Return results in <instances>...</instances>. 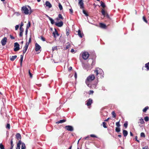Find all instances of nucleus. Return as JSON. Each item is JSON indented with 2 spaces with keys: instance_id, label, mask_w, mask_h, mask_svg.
I'll list each match as a JSON object with an SVG mask.
<instances>
[{
  "instance_id": "nucleus-58",
  "label": "nucleus",
  "mask_w": 149,
  "mask_h": 149,
  "mask_svg": "<svg viewBox=\"0 0 149 149\" xmlns=\"http://www.w3.org/2000/svg\"><path fill=\"white\" fill-rule=\"evenodd\" d=\"M89 138V136H87L85 137L84 138V139H88Z\"/></svg>"
},
{
  "instance_id": "nucleus-53",
  "label": "nucleus",
  "mask_w": 149,
  "mask_h": 149,
  "mask_svg": "<svg viewBox=\"0 0 149 149\" xmlns=\"http://www.w3.org/2000/svg\"><path fill=\"white\" fill-rule=\"evenodd\" d=\"M19 27V25H17L15 26V30H17L18 29Z\"/></svg>"
},
{
  "instance_id": "nucleus-37",
  "label": "nucleus",
  "mask_w": 149,
  "mask_h": 149,
  "mask_svg": "<svg viewBox=\"0 0 149 149\" xmlns=\"http://www.w3.org/2000/svg\"><path fill=\"white\" fill-rule=\"evenodd\" d=\"M128 126V122H126L124 124V126L125 128H126Z\"/></svg>"
},
{
  "instance_id": "nucleus-19",
  "label": "nucleus",
  "mask_w": 149,
  "mask_h": 149,
  "mask_svg": "<svg viewBox=\"0 0 149 149\" xmlns=\"http://www.w3.org/2000/svg\"><path fill=\"white\" fill-rule=\"evenodd\" d=\"M123 134L124 136L126 137L128 134V132L126 130H123Z\"/></svg>"
},
{
  "instance_id": "nucleus-2",
  "label": "nucleus",
  "mask_w": 149,
  "mask_h": 149,
  "mask_svg": "<svg viewBox=\"0 0 149 149\" xmlns=\"http://www.w3.org/2000/svg\"><path fill=\"white\" fill-rule=\"evenodd\" d=\"M78 4L80 6V8L82 10L83 12L86 16H88V15L86 11L84 10V3L83 0H78Z\"/></svg>"
},
{
  "instance_id": "nucleus-16",
  "label": "nucleus",
  "mask_w": 149,
  "mask_h": 149,
  "mask_svg": "<svg viewBox=\"0 0 149 149\" xmlns=\"http://www.w3.org/2000/svg\"><path fill=\"white\" fill-rule=\"evenodd\" d=\"M100 26L101 28H104V29H106L107 28V26L105 24H103L102 23H100Z\"/></svg>"
},
{
  "instance_id": "nucleus-9",
  "label": "nucleus",
  "mask_w": 149,
  "mask_h": 149,
  "mask_svg": "<svg viewBox=\"0 0 149 149\" xmlns=\"http://www.w3.org/2000/svg\"><path fill=\"white\" fill-rule=\"evenodd\" d=\"M7 42V38L6 37L3 38L2 39L1 42L3 46H4L6 44Z\"/></svg>"
},
{
  "instance_id": "nucleus-25",
  "label": "nucleus",
  "mask_w": 149,
  "mask_h": 149,
  "mask_svg": "<svg viewBox=\"0 0 149 149\" xmlns=\"http://www.w3.org/2000/svg\"><path fill=\"white\" fill-rule=\"evenodd\" d=\"M145 67L146 68L147 70H149V62L145 64Z\"/></svg>"
},
{
  "instance_id": "nucleus-50",
  "label": "nucleus",
  "mask_w": 149,
  "mask_h": 149,
  "mask_svg": "<svg viewBox=\"0 0 149 149\" xmlns=\"http://www.w3.org/2000/svg\"><path fill=\"white\" fill-rule=\"evenodd\" d=\"M69 10L70 11V13L71 14H72L73 13V11L72 8H71L70 9H69Z\"/></svg>"
},
{
  "instance_id": "nucleus-43",
  "label": "nucleus",
  "mask_w": 149,
  "mask_h": 149,
  "mask_svg": "<svg viewBox=\"0 0 149 149\" xmlns=\"http://www.w3.org/2000/svg\"><path fill=\"white\" fill-rule=\"evenodd\" d=\"M59 8L60 10H62L63 9L61 3H59Z\"/></svg>"
},
{
  "instance_id": "nucleus-45",
  "label": "nucleus",
  "mask_w": 149,
  "mask_h": 149,
  "mask_svg": "<svg viewBox=\"0 0 149 149\" xmlns=\"http://www.w3.org/2000/svg\"><path fill=\"white\" fill-rule=\"evenodd\" d=\"M71 47V45L70 44L68 43V44L67 45H66V49H68V48H70V47Z\"/></svg>"
},
{
  "instance_id": "nucleus-42",
  "label": "nucleus",
  "mask_w": 149,
  "mask_h": 149,
  "mask_svg": "<svg viewBox=\"0 0 149 149\" xmlns=\"http://www.w3.org/2000/svg\"><path fill=\"white\" fill-rule=\"evenodd\" d=\"M113 115V117L116 118V114L115 113V112L113 111L111 113Z\"/></svg>"
},
{
  "instance_id": "nucleus-51",
  "label": "nucleus",
  "mask_w": 149,
  "mask_h": 149,
  "mask_svg": "<svg viewBox=\"0 0 149 149\" xmlns=\"http://www.w3.org/2000/svg\"><path fill=\"white\" fill-rule=\"evenodd\" d=\"M93 93H94L93 91L91 90L89 92V95H91V94H93Z\"/></svg>"
},
{
  "instance_id": "nucleus-23",
  "label": "nucleus",
  "mask_w": 149,
  "mask_h": 149,
  "mask_svg": "<svg viewBox=\"0 0 149 149\" xmlns=\"http://www.w3.org/2000/svg\"><path fill=\"white\" fill-rule=\"evenodd\" d=\"M149 109V107L148 106H146L143 109V111L144 112V113H146V112L147 110L148 109Z\"/></svg>"
},
{
  "instance_id": "nucleus-47",
  "label": "nucleus",
  "mask_w": 149,
  "mask_h": 149,
  "mask_svg": "<svg viewBox=\"0 0 149 149\" xmlns=\"http://www.w3.org/2000/svg\"><path fill=\"white\" fill-rule=\"evenodd\" d=\"M6 128H7V129H10V125L9 124V123H7L6 126Z\"/></svg>"
},
{
  "instance_id": "nucleus-27",
  "label": "nucleus",
  "mask_w": 149,
  "mask_h": 149,
  "mask_svg": "<svg viewBox=\"0 0 149 149\" xmlns=\"http://www.w3.org/2000/svg\"><path fill=\"white\" fill-rule=\"evenodd\" d=\"M66 35L68 36L69 34L70 30L68 28H66Z\"/></svg>"
},
{
  "instance_id": "nucleus-30",
  "label": "nucleus",
  "mask_w": 149,
  "mask_h": 149,
  "mask_svg": "<svg viewBox=\"0 0 149 149\" xmlns=\"http://www.w3.org/2000/svg\"><path fill=\"white\" fill-rule=\"evenodd\" d=\"M0 149H5L4 146L2 144V143H0Z\"/></svg>"
},
{
  "instance_id": "nucleus-24",
  "label": "nucleus",
  "mask_w": 149,
  "mask_h": 149,
  "mask_svg": "<svg viewBox=\"0 0 149 149\" xmlns=\"http://www.w3.org/2000/svg\"><path fill=\"white\" fill-rule=\"evenodd\" d=\"M100 3H101V6L103 7V8H105L106 6L105 5L104 3L102 1H101Z\"/></svg>"
},
{
  "instance_id": "nucleus-29",
  "label": "nucleus",
  "mask_w": 149,
  "mask_h": 149,
  "mask_svg": "<svg viewBox=\"0 0 149 149\" xmlns=\"http://www.w3.org/2000/svg\"><path fill=\"white\" fill-rule=\"evenodd\" d=\"M120 120L118 121V122H117L116 123V124L117 126V127H120Z\"/></svg>"
},
{
  "instance_id": "nucleus-20",
  "label": "nucleus",
  "mask_w": 149,
  "mask_h": 149,
  "mask_svg": "<svg viewBox=\"0 0 149 149\" xmlns=\"http://www.w3.org/2000/svg\"><path fill=\"white\" fill-rule=\"evenodd\" d=\"M66 121V120L65 119H63L61 120H60L59 121H58V122H56V123L57 124H59L60 123H63L65 122Z\"/></svg>"
},
{
  "instance_id": "nucleus-8",
  "label": "nucleus",
  "mask_w": 149,
  "mask_h": 149,
  "mask_svg": "<svg viewBox=\"0 0 149 149\" xmlns=\"http://www.w3.org/2000/svg\"><path fill=\"white\" fill-rule=\"evenodd\" d=\"M29 42H26V45L24 47V49L23 50V54H24L26 52L28 48L29 47Z\"/></svg>"
},
{
  "instance_id": "nucleus-13",
  "label": "nucleus",
  "mask_w": 149,
  "mask_h": 149,
  "mask_svg": "<svg viewBox=\"0 0 149 149\" xmlns=\"http://www.w3.org/2000/svg\"><path fill=\"white\" fill-rule=\"evenodd\" d=\"M22 143V141L21 140L18 141V143L17 144V146L16 148V149H20V145Z\"/></svg>"
},
{
  "instance_id": "nucleus-5",
  "label": "nucleus",
  "mask_w": 149,
  "mask_h": 149,
  "mask_svg": "<svg viewBox=\"0 0 149 149\" xmlns=\"http://www.w3.org/2000/svg\"><path fill=\"white\" fill-rule=\"evenodd\" d=\"M19 45L17 42H15L14 43V51L15 52L17 51L20 49Z\"/></svg>"
},
{
  "instance_id": "nucleus-28",
  "label": "nucleus",
  "mask_w": 149,
  "mask_h": 149,
  "mask_svg": "<svg viewBox=\"0 0 149 149\" xmlns=\"http://www.w3.org/2000/svg\"><path fill=\"white\" fill-rule=\"evenodd\" d=\"M101 13L103 15H105L106 13V12L104 9H102L101 11Z\"/></svg>"
},
{
  "instance_id": "nucleus-7",
  "label": "nucleus",
  "mask_w": 149,
  "mask_h": 149,
  "mask_svg": "<svg viewBox=\"0 0 149 149\" xmlns=\"http://www.w3.org/2000/svg\"><path fill=\"white\" fill-rule=\"evenodd\" d=\"M86 104L87 106H91V104L93 103V100L91 98H89L86 101Z\"/></svg>"
},
{
  "instance_id": "nucleus-56",
  "label": "nucleus",
  "mask_w": 149,
  "mask_h": 149,
  "mask_svg": "<svg viewBox=\"0 0 149 149\" xmlns=\"http://www.w3.org/2000/svg\"><path fill=\"white\" fill-rule=\"evenodd\" d=\"M23 36V33L22 32H20L19 34V36L20 37H22Z\"/></svg>"
},
{
  "instance_id": "nucleus-17",
  "label": "nucleus",
  "mask_w": 149,
  "mask_h": 149,
  "mask_svg": "<svg viewBox=\"0 0 149 149\" xmlns=\"http://www.w3.org/2000/svg\"><path fill=\"white\" fill-rule=\"evenodd\" d=\"M17 56L16 55L14 56H10V60L11 61H14V60L17 58Z\"/></svg>"
},
{
  "instance_id": "nucleus-32",
  "label": "nucleus",
  "mask_w": 149,
  "mask_h": 149,
  "mask_svg": "<svg viewBox=\"0 0 149 149\" xmlns=\"http://www.w3.org/2000/svg\"><path fill=\"white\" fill-rule=\"evenodd\" d=\"M26 148V146L25 143H23L22 145V149H25Z\"/></svg>"
},
{
  "instance_id": "nucleus-36",
  "label": "nucleus",
  "mask_w": 149,
  "mask_h": 149,
  "mask_svg": "<svg viewBox=\"0 0 149 149\" xmlns=\"http://www.w3.org/2000/svg\"><path fill=\"white\" fill-rule=\"evenodd\" d=\"M28 73H29V74L30 76V77L32 78L33 77V74H32V73H31L30 71V70H28Z\"/></svg>"
},
{
  "instance_id": "nucleus-1",
  "label": "nucleus",
  "mask_w": 149,
  "mask_h": 149,
  "mask_svg": "<svg viewBox=\"0 0 149 149\" xmlns=\"http://www.w3.org/2000/svg\"><path fill=\"white\" fill-rule=\"evenodd\" d=\"M95 78V77L93 74H92V75H90L87 77L85 81V82L86 85L90 87V88H91V86H89L90 83L92 81H93V80H94Z\"/></svg>"
},
{
  "instance_id": "nucleus-10",
  "label": "nucleus",
  "mask_w": 149,
  "mask_h": 149,
  "mask_svg": "<svg viewBox=\"0 0 149 149\" xmlns=\"http://www.w3.org/2000/svg\"><path fill=\"white\" fill-rule=\"evenodd\" d=\"M41 48L40 46L38 43H36L35 44V50L36 51H38L39 50H40Z\"/></svg>"
},
{
  "instance_id": "nucleus-41",
  "label": "nucleus",
  "mask_w": 149,
  "mask_h": 149,
  "mask_svg": "<svg viewBox=\"0 0 149 149\" xmlns=\"http://www.w3.org/2000/svg\"><path fill=\"white\" fill-rule=\"evenodd\" d=\"M98 71V70L97 69H95L94 71V73H95L96 76L98 75V74H99Z\"/></svg>"
},
{
  "instance_id": "nucleus-14",
  "label": "nucleus",
  "mask_w": 149,
  "mask_h": 149,
  "mask_svg": "<svg viewBox=\"0 0 149 149\" xmlns=\"http://www.w3.org/2000/svg\"><path fill=\"white\" fill-rule=\"evenodd\" d=\"M45 5L47 7H48L49 8H51L52 7L51 3L49 1H46V2Z\"/></svg>"
},
{
  "instance_id": "nucleus-22",
  "label": "nucleus",
  "mask_w": 149,
  "mask_h": 149,
  "mask_svg": "<svg viewBox=\"0 0 149 149\" xmlns=\"http://www.w3.org/2000/svg\"><path fill=\"white\" fill-rule=\"evenodd\" d=\"M23 55H20V66H22V61H23Z\"/></svg>"
},
{
  "instance_id": "nucleus-62",
  "label": "nucleus",
  "mask_w": 149,
  "mask_h": 149,
  "mask_svg": "<svg viewBox=\"0 0 149 149\" xmlns=\"http://www.w3.org/2000/svg\"><path fill=\"white\" fill-rule=\"evenodd\" d=\"M28 31V29L26 28V34L27 35V32Z\"/></svg>"
},
{
  "instance_id": "nucleus-34",
  "label": "nucleus",
  "mask_w": 149,
  "mask_h": 149,
  "mask_svg": "<svg viewBox=\"0 0 149 149\" xmlns=\"http://www.w3.org/2000/svg\"><path fill=\"white\" fill-rule=\"evenodd\" d=\"M143 21L145 22L146 23H148V21L147 20L146 18V17H145V16H143Z\"/></svg>"
},
{
  "instance_id": "nucleus-63",
  "label": "nucleus",
  "mask_w": 149,
  "mask_h": 149,
  "mask_svg": "<svg viewBox=\"0 0 149 149\" xmlns=\"http://www.w3.org/2000/svg\"><path fill=\"white\" fill-rule=\"evenodd\" d=\"M31 42V38L30 37L29 38V42H29V43Z\"/></svg>"
},
{
  "instance_id": "nucleus-33",
  "label": "nucleus",
  "mask_w": 149,
  "mask_h": 149,
  "mask_svg": "<svg viewBox=\"0 0 149 149\" xmlns=\"http://www.w3.org/2000/svg\"><path fill=\"white\" fill-rule=\"evenodd\" d=\"M52 50L53 52L54 51V50H57V46L53 47L52 48Z\"/></svg>"
},
{
  "instance_id": "nucleus-59",
  "label": "nucleus",
  "mask_w": 149,
  "mask_h": 149,
  "mask_svg": "<svg viewBox=\"0 0 149 149\" xmlns=\"http://www.w3.org/2000/svg\"><path fill=\"white\" fill-rule=\"evenodd\" d=\"M72 69V66H70V67L68 68V70L69 71H71Z\"/></svg>"
},
{
  "instance_id": "nucleus-15",
  "label": "nucleus",
  "mask_w": 149,
  "mask_h": 149,
  "mask_svg": "<svg viewBox=\"0 0 149 149\" xmlns=\"http://www.w3.org/2000/svg\"><path fill=\"white\" fill-rule=\"evenodd\" d=\"M78 34L79 37L81 38H83L84 34L83 33H81V31L80 30H79L78 31Z\"/></svg>"
},
{
  "instance_id": "nucleus-40",
  "label": "nucleus",
  "mask_w": 149,
  "mask_h": 149,
  "mask_svg": "<svg viewBox=\"0 0 149 149\" xmlns=\"http://www.w3.org/2000/svg\"><path fill=\"white\" fill-rule=\"evenodd\" d=\"M144 120L146 121H148L149 120V118L148 116H146L144 117Z\"/></svg>"
},
{
  "instance_id": "nucleus-49",
  "label": "nucleus",
  "mask_w": 149,
  "mask_h": 149,
  "mask_svg": "<svg viewBox=\"0 0 149 149\" xmlns=\"http://www.w3.org/2000/svg\"><path fill=\"white\" fill-rule=\"evenodd\" d=\"M41 39L42 40V41H45V38L43 37L42 36H41Z\"/></svg>"
},
{
  "instance_id": "nucleus-4",
  "label": "nucleus",
  "mask_w": 149,
  "mask_h": 149,
  "mask_svg": "<svg viewBox=\"0 0 149 149\" xmlns=\"http://www.w3.org/2000/svg\"><path fill=\"white\" fill-rule=\"evenodd\" d=\"M89 56V54L87 52H84L82 53V56L84 59L86 60L88 59Z\"/></svg>"
},
{
  "instance_id": "nucleus-6",
  "label": "nucleus",
  "mask_w": 149,
  "mask_h": 149,
  "mask_svg": "<svg viewBox=\"0 0 149 149\" xmlns=\"http://www.w3.org/2000/svg\"><path fill=\"white\" fill-rule=\"evenodd\" d=\"M65 128L68 131H72L74 130V128L72 126L66 125L65 127Z\"/></svg>"
},
{
  "instance_id": "nucleus-57",
  "label": "nucleus",
  "mask_w": 149,
  "mask_h": 149,
  "mask_svg": "<svg viewBox=\"0 0 149 149\" xmlns=\"http://www.w3.org/2000/svg\"><path fill=\"white\" fill-rule=\"evenodd\" d=\"M24 24L22 22H21L20 23V27H22V26H23Z\"/></svg>"
},
{
  "instance_id": "nucleus-48",
  "label": "nucleus",
  "mask_w": 149,
  "mask_h": 149,
  "mask_svg": "<svg viewBox=\"0 0 149 149\" xmlns=\"http://www.w3.org/2000/svg\"><path fill=\"white\" fill-rule=\"evenodd\" d=\"M90 136L91 137H93V138H97V137L94 134H91Z\"/></svg>"
},
{
  "instance_id": "nucleus-31",
  "label": "nucleus",
  "mask_w": 149,
  "mask_h": 149,
  "mask_svg": "<svg viewBox=\"0 0 149 149\" xmlns=\"http://www.w3.org/2000/svg\"><path fill=\"white\" fill-rule=\"evenodd\" d=\"M139 120H140L139 122L141 124H143V123H145V122L144 121V120L143 118H140V119H139Z\"/></svg>"
},
{
  "instance_id": "nucleus-46",
  "label": "nucleus",
  "mask_w": 149,
  "mask_h": 149,
  "mask_svg": "<svg viewBox=\"0 0 149 149\" xmlns=\"http://www.w3.org/2000/svg\"><path fill=\"white\" fill-rule=\"evenodd\" d=\"M58 17L59 18L61 19H63V18L62 15L61 14H59Z\"/></svg>"
},
{
  "instance_id": "nucleus-18",
  "label": "nucleus",
  "mask_w": 149,
  "mask_h": 149,
  "mask_svg": "<svg viewBox=\"0 0 149 149\" xmlns=\"http://www.w3.org/2000/svg\"><path fill=\"white\" fill-rule=\"evenodd\" d=\"M16 137L18 139H21L22 138L20 134L19 133H17L16 134Z\"/></svg>"
},
{
  "instance_id": "nucleus-39",
  "label": "nucleus",
  "mask_w": 149,
  "mask_h": 149,
  "mask_svg": "<svg viewBox=\"0 0 149 149\" xmlns=\"http://www.w3.org/2000/svg\"><path fill=\"white\" fill-rule=\"evenodd\" d=\"M140 136L141 137H143V138H145V135L144 132H141L140 134Z\"/></svg>"
},
{
  "instance_id": "nucleus-64",
  "label": "nucleus",
  "mask_w": 149,
  "mask_h": 149,
  "mask_svg": "<svg viewBox=\"0 0 149 149\" xmlns=\"http://www.w3.org/2000/svg\"><path fill=\"white\" fill-rule=\"evenodd\" d=\"M70 51H71V52H72H72H74V49H71V50Z\"/></svg>"
},
{
  "instance_id": "nucleus-11",
  "label": "nucleus",
  "mask_w": 149,
  "mask_h": 149,
  "mask_svg": "<svg viewBox=\"0 0 149 149\" xmlns=\"http://www.w3.org/2000/svg\"><path fill=\"white\" fill-rule=\"evenodd\" d=\"M55 31L54 32L53 34L54 35V38H56L58 36H59L57 30L56 29H54Z\"/></svg>"
},
{
  "instance_id": "nucleus-12",
  "label": "nucleus",
  "mask_w": 149,
  "mask_h": 149,
  "mask_svg": "<svg viewBox=\"0 0 149 149\" xmlns=\"http://www.w3.org/2000/svg\"><path fill=\"white\" fill-rule=\"evenodd\" d=\"M55 25L58 27H61L62 26L63 24V23L62 21H61L58 23H55Z\"/></svg>"
},
{
  "instance_id": "nucleus-3",
  "label": "nucleus",
  "mask_w": 149,
  "mask_h": 149,
  "mask_svg": "<svg viewBox=\"0 0 149 149\" xmlns=\"http://www.w3.org/2000/svg\"><path fill=\"white\" fill-rule=\"evenodd\" d=\"M29 7V9H28L27 8L26 6H23L22 8V13H24L25 14H31L32 11L31 10V8H30L29 6H28Z\"/></svg>"
},
{
  "instance_id": "nucleus-52",
  "label": "nucleus",
  "mask_w": 149,
  "mask_h": 149,
  "mask_svg": "<svg viewBox=\"0 0 149 149\" xmlns=\"http://www.w3.org/2000/svg\"><path fill=\"white\" fill-rule=\"evenodd\" d=\"M20 32H23L24 30V29L22 27H20Z\"/></svg>"
},
{
  "instance_id": "nucleus-35",
  "label": "nucleus",
  "mask_w": 149,
  "mask_h": 149,
  "mask_svg": "<svg viewBox=\"0 0 149 149\" xmlns=\"http://www.w3.org/2000/svg\"><path fill=\"white\" fill-rule=\"evenodd\" d=\"M120 131V127H116V131L117 132H118Z\"/></svg>"
},
{
  "instance_id": "nucleus-44",
  "label": "nucleus",
  "mask_w": 149,
  "mask_h": 149,
  "mask_svg": "<svg viewBox=\"0 0 149 149\" xmlns=\"http://www.w3.org/2000/svg\"><path fill=\"white\" fill-rule=\"evenodd\" d=\"M106 123L105 122H103V126L104 128H107V126L106 125Z\"/></svg>"
},
{
  "instance_id": "nucleus-55",
  "label": "nucleus",
  "mask_w": 149,
  "mask_h": 149,
  "mask_svg": "<svg viewBox=\"0 0 149 149\" xmlns=\"http://www.w3.org/2000/svg\"><path fill=\"white\" fill-rule=\"evenodd\" d=\"M9 36L10 37V38L11 39H15V38L12 35H11V34L9 35Z\"/></svg>"
},
{
  "instance_id": "nucleus-38",
  "label": "nucleus",
  "mask_w": 149,
  "mask_h": 149,
  "mask_svg": "<svg viewBox=\"0 0 149 149\" xmlns=\"http://www.w3.org/2000/svg\"><path fill=\"white\" fill-rule=\"evenodd\" d=\"M31 25V23L30 22H29L28 24H27V25L26 26V28L27 29H29V27H30Z\"/></svg>"
},
{
  "instance_id": "nucleus-60",
  "label": "nucleus",
  "mask_w": 149,
  "mask_h": 149,
  "mask_svg": "<svg viewBox=\"0 0 149 149\" xmlns=\"http://www.w3.org/2000/svg\"><path fill=\"white\" fill-rule=\"evenodd\" d=\"M110 119V118H108L107 119H106L104 121H107L109 120Z\"/></svg>"
},
{
  "instance_id": "nucleus-26",
  "label": "nucleus",
  "mask_w": 149,
  "mask_h": 149,
  "mask_svg": "<svg viewBox=\"0 0 149 149\" xmlns=\"http://www.w3.org/2000/svg\"><path fill=\"white\" fill-rule=\"evenodd\" d=\"M49 17V20L50 21L51 24H54V20L52 19V18H51L50 17Z\"/></svg>"
},
{
  "instance_id": "nucleus-61",
  "label": "nucleus",
  "mask_w": 149,
  "mask_h": 149,
  "mask_svg": "<svg viewBox=\"0 0 149 149\" xmlns=\"http://www.w3.org/2000/svg\"><path fill=\"white\" fill-rule=\"evenodd\" d=\"M74 77L75 79H77V73H75L74 74Z\"/></svg>"
},
{
  "instance_id": "nucleus-21",
  "label": "nucleus",
  "mask_w": 149,
  "mask_h": 149,
  "mask_svg": "<svg viewBox=\"0 0 149 149\" xmlns=\"http://www.w3.org/2000/svg\"><path fill=\"white\" fill-rule=\"evenodd\" d=\"M13 139H11L10 140V146L11 147L10 148V149H13V147L14 145L13 144Z\"/></svg>"
},
{
  "instance_id": "nucleus-54",
  "label": "nucleus",
  "mask_w": 149,
  "mask_h": 149,
  "mask_svg": "<svg viewBox=\"0 0 149 149\" xmlns=\"http://www.w3.org/2000/svg\"><path fill=\"white\" fill-rule=\"evenodd\" d=\"M148 147L147 146H145L144 147H143V149H148Z\"/></svg>"
}]
</instances>
